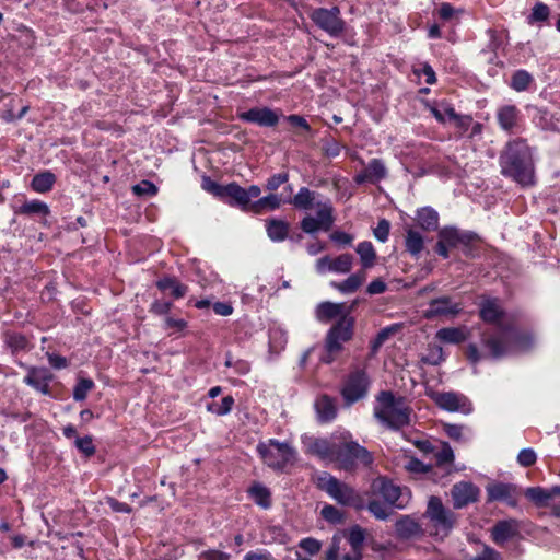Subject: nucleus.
I'll return each mask as SVG.
<instances>
[{
    "mask_svg": "<svg viewBox=\"0 0 560 560\" xmlns=\"http://www.w3.org/2000/svg\"><path fill=\"white\" fill-rule=\"evenodd\" d=\"M55 182H56V176L51 172L46 171V172L36 174L33 177L31 187L36 192L44 194V192L51 190Z\"/></svg>",
    "mask_w": 560,
    "mask_h": 560,
    "instance_id": "obj_36",
    "label": "nucleus"
},
{
    "mask_svg": "<svg viewBox=\"0 0 560 560\" xmlns=\"http://www.w3.org/2000/svg\"><path fill=\"white\" fill-rule=\"evenodd\" d=\"M316 192L307 187H301L298 194L287 201L296 209L308 210L316 207V217L306 215L300 225L303 232L315 234L319 230L329 231L335 223L334 208L329 200L315 202Z\"/></svg>",
    "mask_w": 560,
    "mask_h": 560,
    "instance_id": "obj_2",
    "label": "nucleus"
},
{
    "mask_svg": "<svg viewBox=\"0 0 560 560\" xmlns=\"http://www.w3.org/2000/svg\"><path fill=\"white\" fill-rule=\"evenodd\" d=\"M338 438L323 439L308 436L303 439L305 452L322 460L334 463L337 452Z\"/></svg>",
    "mask_w": 560,
    "mask_h": 560,
    "instance_id": "obj_13",
    "label": "nucleus"
},
{
    "mask_svg": "<svg viewBox=\"0 0 560 560\" xmlns=\"http://www.w3.org/2000/svg\"><path fill=\"white\" fill-rule=\"evenodd\" d=\"M386 290H387V284L381 278L374 279L366 287V293L369 295L382 294Z\"/></svg>",
    "mask_w": 560,
    "mask_h": 560,
    "instance_id": "obj_60",
    "label": "nucleus"
},
{
    "mask_svg": "<svg viewBox=\"0 0 560 560\" xmlns=\"http://www.w3.org/2000/svg\"><path fill=\"white\" fill-rule=\"evenodd\" d=\"M272 555L267 550L248 551L243 560H272Z\"/></svg>",
    "mask_w": 560,
    "mask_h": 560,
    "instance_id": "obj_63",
    "label": "nucleus"
},
{
    "mask_svg": "<svg viewBox=\"0 0 560 560\" xmlns=\"http://www.w3.org/2000/svg\"><path fill=\"white\" fill-rule=\"evenodd\" d=\"M224 197H229V205L232 207H238L243 211L252 212L253 202L248 200L247 194L244 187L237 183H230L224 187Z\"/></svg>",
    "mask_w": 560,
    "mask_h": 560,
    "instance_id": "obj_23",
    "label": "nucleus"
},
{
    "mask_svg": "<svg viewBox=\"0 0 560 560\" xmlns=\"http://www.w3.org/2000/svg\"><path fill=\"white\" fill-rule=\"evenodd\" d=\"M288 202L282 199L278 194H269L253 201L252 213L261 214L268 211H275L281 207L282 203Z\"/></svg>",
    "mask_w": 560,
    "mask_h": 560,
    "instance_id": "obj_25",
    "label": "nucleus"
},
{
    "mask_svg": "<svg viewBox=\"0 0 560 560\" xmlns=\"http://www.w3.org/2000/svg\"><path fill=\"white\" fill-rule=\"evenodd\" d=\"M469 560H502L500 552L489 546H485L481 553L470 558Z\"/></svg>",
    "mask_w": 560,
    "mask_h": 560,
    "instance_id": "obj_59",
    "label": "nucleus"
},
{
    "mask_svg": "<svg viewBox=\"0 0 560 560\" xmlns=\"http://www.w3.org/2000/svg\"><path fill=\"white\" fill-rule=\"evenodd\" d=\"M520 527L515 520L499 521L491 529V536L495 544L503 545L518 534Z\"/></svg>",
    "mask_w": 560,
    "mask_h": 560,
    "instance_id": "obj_22",
    "label": "nucleus"
},
{
    "mask_svg": "<svg viewBox=\"0 0 560 560\" xmlns=\"http://www.w3.org/2000/svg\"><path fill=\"white\" fill-rule=\"evenodd\" d=\"M488 502L501 501L510 506L517 505V488L512 483L491 482L486 487Z\"/></svg>",
    "mask_w": 560,
    "mask_h": 560,
    "instance_id": "obj_18",
    "label": "nucleus"
},
{
    "mask_svg": "<svg viewBox=\"0 0 560 560\" xmlns=\"http://www.w3.org/2000/svg\"><path fill=\"white\" fill-rule=\"evenodd\" d=\"M366 497L365 509L378 521H387L394 514V509L405 508L399 502L400 487L386 477L375 478L366 491Z\"/></svg>",
    "mask_w": 560,
    "mask_h": 560,
    "instance_id": "obj_3",
    "label": "nucleus"
},
{
    "mask_svg": "<svg viewBox=\"0 0 560 560\" xmlns=\"http://www.w3.org/2000/svg\"><path fill=\"white\" fill-rule=\"evenodd\" d=\"M365 280L366 271L360 269L341 282H331V285L343 294H350L355 292L364 283Z\"/></svg>",
    "mask_w": 560,
    "mask_h": 560,
    "instance_id": "obj_27",
    "label": "nucleus"
},
{
    "mask_svg": "<svg viewBox=\"0 0 560 560\" xmlns=\"http://www.w3.org/2000/svg\"><path fill=\"white\" fill-rule=\"evenodd\" d=\"M94 387V382L90 378H80L73 389V399L82 401L88 393Z\"/></svg>",
    "mask_w": 560,
    "mask_h": 560,
    "instance_id": "obj_46",
    "label": "nucleus"
},
{
    "mask_svg": "<svg viewBox=\"0 0 560 560\" xmlns=\"http://www.w3.org/2000/svg\"><path fill=\"white\" fill-rule=\"evenodd\" d=\"M324 520L332 524H339L343 520V514L336 506L327 504L322 509L320 512Z\"/></svg>",
    "mask_w": 560,
    "mask_h": 560,
    "instance_id": "obj_50",
    "label": "nucleus"
},
{
    "mask_svg": "<svg viewBox=\"0 0 560 560\" xmlns=\"http://www.w3.org/2000/svg\"><path fill=\"white\" fill-rule=\"evenodd\" d=\"M549 8L545 3L538 2L536 3L533 9L532 13L529 15V22H542L546 21L549 16Z\"/></svg>",
    "mask_w": 560,
    "mask_h": 560,
    "instance_id": "obj_52",
    "label": "nucleus"
},
{
    "mask_svg": "<svg viewBox=\"0 0 560 560\" xmlns=\"http://www.w3.org/2000/svg\"><path fill=\"white\" fill-rule=\"evenodd\" d=\"M480 489L470 481H459L453 485L451 497L454 509H463L479 500Z\"/></svg>",
    "mask_w": 560,
    "mask_h": 560,
    "instance_id": "obj_16",
    "label": "nucleus"
},
{
    "mask_svg": "<svg viewBox=\"0 0 560 560\" xmlns=\"http://www.w3.org/2000/svg\"><path fill=\"white\" fill-rule=\"evenodd\" d=\"M518 115L514 105H505L498 109L497 119L503 130L511 131L517 125Z\"/></svg>",
    "mask_w": 560,
    "mask_h": 560,
    "instance_id": "obj_28",
    "label": "nucleus"
},
{
    "mask_svg": "<svg viewBox=\"0 0 560 560\" xmlns=\"http://www.w3.org/2000/svg\"><path fill=\"white\" fill-rule=\"evenodd\" d=\"M455 126L460 129V131H466L470 125L472 124V118L469 115H458L455 114V117L452 118V120Z\"/></svg>",
    "mask_w": 560,
    "mask_h": 560,
    "instance_id": "obj_62",
    "label": "nucleus"
},
{
    "mask_svg": "<svg viewBox=\"0 0 560 560\" xmlns=\"http://www.w3.org/2000/svg\"><path fill=\"white\" fill-rule=\"evenodd\" d=\"M480 317L483 322L498 324L503 316V310L500 301L495 298L483 299L480 303Z\"/></svg>",
    "mask_w": 560,
    "mask_h": 560,
    "instance_id": "obj_24",
    "label": "nucleus"
},
{
    "mask_svg": "<svg viewBox=\"0 0 560 560\" xmlns=\"http://www.w3.org/2000/svg\"><path fill=\"white\" fill-rule=\"evenodd\" d=\"M201 187L203 190L212 194L217 197H224L225 186H222L218 184L217 182L212 180L209 176H203L201 180Z\"/></svg>",
    "mask_w": 560,
    "mask_h": 560,
    "instance_id": "obj_51",
    "label": "nucleus"
},
{
    "mask_svg": "<svg viewBox=\"0 0 560 560\" xmlns=\"http://www.w3.org/2000/svg\"><path fill=\"white\" fill-rule=\"evenodd\" d=\"M156 287L161 291L171 290V294L175 299H180V298L185 296L188 291V288L186 285L182 284L173 277H164V278L160 279L156 282Z\"/></svg>",
    "mask_w": 560,
    "mask_h": 560,
    "instance_id": "obj_35",
    "label": "nucleus"
},
{
    "mask_svg": "<svg viewBox=\"0 0 560 560\" xmlns=\"http://www.w3.org/2000/svg\"><path fill=\"white\" fill-rule=\"evenodd\" d=\"M290 225L284 220L270 219L266 222L268 237L272 242H282L289 235Z\"/></svg>",
    "mask_w": 560,
    "mask_h": 560,
    "instance_id": "obj_29",
    "label": "nucleus"
},
{
    "mask_svg": "<svg viewBox=\"0 0 560 560\" xmlns=\"http://www.w3.org/2000/svg\"><path fill=\"white\" fill-rule=\"evenodd\" d=\"M533 82V77L526 70H517L511 79V88L517 92L528 89Z\"/></svg>",
    "mask_w": 560,
    "mask_h": 560,
    "instance_id": "obj_43",
    "label": "nucleus"
},
{
    "mask_svg": "<svg viewBox=\"0 0 560 560\" xmlns=\"http://www.w3.org/2000/svg\"><path fill=\"white\" fill-rule=\"evenodd\" d=\"M242 121L258 125L260 127H275L279 122L280 115L269 107H253L238 114Z\"/></svg>",
    "mask_w": 560,
    "mask_h": 560,
    "instance_id": "obj_17",
    "label": "nucleus"
},
{
    "mask_svg": "<svg viewBox=\"0 0 560 560\" xmlns=\"http://www.w3.org/2000/svg\"><path fill=\"white\" fill-rule=\"evenodd\" d=\"M317 419L322 423L331 422L338 413L336 398L326 394L318 396L314 402Z\"/></svg>",
    "mask_w": 560,
    "mask_h": 560,
    "instance_id": "obj_19",
    "label": "nucleus"
},
{
    "mask_svg": "<svg viewBox=\"0 0 560 560\" xmlns=\"http://www.w3.org/2000/svg\"><path fill=\"white\" fill-rule=\"evenodd\" d=\"M482 343L489 350L491 357L498 359L512 353L515 348H527L530 338L521 336L512 328H500L492 334H485Z\"/></svg>",
    "mask_w": 560,
    "mask_h": 560,
    "instance_id": "obj_5",
    "label": "nucleus"
},
{
    "mask_svg": "<svg viewBox=\"0 0 560 560\" xmlns=\"http://www.w3.org/2000/svg\"><path fill=\"white\" fill-rule=\"evenodd\" d=\"M234 405V398L232 396H225L220 402H212L207 406L208 411L217 416L228 415Z\"/></svg>",
    "mask_w": 560,
    "mask_h": 560,
    "instance_id": "obj_45",
    "label": "nucleus"
},
{
    "mask_svg": "<svg viewBox=\"0 0 560 560\" xmlns=\"http://www.w3.org/2000/svg\"><path fill=\"white\" fill-rule=\"evenodd\" d=\"M434 401L440 408L451 412L468 415L472 411L470 400L463 394L454 392L436 393L434 395Z\"/></svg>",
    "mask_w": 560,
    "mask_h": 560,
    "instance_id": "obj_15",
    "label": "nucleus"
},
{
    "mask_svg": "<svg viewBox=\"0 0 560 560\" xmlns=\"http://www.w3.org/2000/svg\"><path fill=\"white\" fill-rule=\"evenodd\" d=\"M5 345L12 352H19L28 348V340L20 332H7L4 338Z\"/></svg>",
    "mask_w": 560,
    "mask_h": 560,
    "instance_id": "obj_41",
    "label": "nucleus"
},
{
    "mask_svg": "<svg viewBox=\"0 0 560 560\" xmlns=\"http://www.w3.org/2000/svg\"><path fill=\"white\" fill-rule=\"evenodd\" d=\"M365 168L371 177V183L378 182L387 175L385 164L380 159H372Z\"/></svg>",
    "mask_w": 560,
    "mask_h": 560,
    "instance_id": "obj_44",
    "label": "nucleus"
},
{
    "mask_svg": "<svg viewBox=\"0 0 560 560\" xmlns=\"http://www.w3.org/2000/svg\"><path fill=\"white\" fill-rule=\"evenodd\" d=\"M417 221L423 230L434 231L439 226V214L433 208L424 207L417 211Z\"/></svg>",
    "mask_w": 560,
    "mask_h": 560,
    "instance_id": "obj_33",
    "label": "nucleus"
},
{
    "mask_svg": "<svg viewBox=\"0 0 560 560\" xmlns=\"http://www.w3.org/2000/svg\"><path fill=\"white\" fill-rule=\"evenodd\" d=\"M424 515L433 526L434 535L440 536L441 539L451 533L457 522L456 514L450 509H446L442 500L438 497H431L429 499Z\"/></svg>",
    "mask_w": 560,
    "mask_h": 560,
    "instance_id": "obj_9",
    "label": "nucleus"
},
{
    "mask_svg": "<svg viewBox=\"0 0 560 560\" xmlns=\"http://www.w3.org/2000/svg\"><path fill=\"white\" fill-rule=\"evenodd\" d=\"M316 486L339 504L352 506L357 510L365 509L364 500L351 486L340 481L327 471L317 476Z\"/></svg>",
    "mask_w": 560,
    "mask_h": 560,
    "instance_id": "obj_6",
    "label": "nucleus"
},
{
    "mask_svg": "<svg viewBox=\"0 0 560 560\" xmlns=\"http://www.w3.org/2000/svg\"><path fill=\"white\" fill-rule=\"evenodd\" d=\"M406 249L412 256H418L423 249V237L420 232L408 229L406 235Z\"/></svg>",
    "mask_w": 560,
    "mask_h": 560,
    "instance_id": "obj_38",
    "label": "nucleus"
},
{
    "mask_svg": "<svg viewBox=\"0 0 560 560\" xmlns=\"http://www.w3.org/2000/svg\"><path fill=\"white\" fill-rule=\"evenodd\" d=\"M345 305L342 303L323 302L316 308V317L319 322L327 323L342 315Z\"/></svg>",
    "mask_w": 560,
    "mask_h": 560,
    "instance_id": "obj_30",
    "label": "nucleus"
},
{
    "mask_svg": "<svg viewBox=\"0 0 560 560\" xmlns=\"http://www.w3.org/2000/svg\"><path fill=\"white\" fill-rule=\"evenodd\" d=\"M353 323L352 317L342 315L328 330L325 339V350L341 351L343 343L352 338Z\"/></svg>",
    "mask_w": 560,
    "mask_h": 560,
    "instance_id": "obj_12",
    "label": "nucleus"
},
{
    "mask_svg": "<svg viewBox=\"0 0 560 560\" xmlns=\"http://www.w3.org/2000/svg\"><path fill=\"white\" fill-rule=\"evenodd\" d=\"M355 252L360 257V262L362 265L361 270L366 271L368 269L372 268L375 265L376 252L371 242H369V241L360 242L357 245Z\"/></svg>",
    "mask_w": 560,
    "mask_h": 560,
    "instance_id": "obj_32",
    "label": "nucleus"
},
{
    "mask_svg": "<svg viewBox=\"0 0 560 560\" xmlns=\"http://www.w3.org/2000/svg\"><path fill=\"white\" fill-rule=\"evenodd\" d=\"M462 307L458 303H453L451 298L441 296L430 302L429 308L425 312L428 318L440 315L455 316L460 312Z\"/></svg>",
    "mask_w": 560,
    "mask_h": 560,
    "instance_id": "obj_21",
    "label": "nucleus"
},
{
    "mask_svg": "<svg viewBox=\"0 0 560 560\" xmlns=\"http://www.w3.org/2000/svg\"><path fill=\"white\" fill-rule=\"evenodd\" d=\"M439 237L444 241L450 247L458 245V229L456 228H444L440 231Z\"/></svg>",
    "mask_w": 560,
    "mask_h": 560,
    "instance_id": "obj_53",
    "label": "nucleus"
},
{
    "mask_svg": "<svg viewBox=\"0 0 560 560\" xmlns=\"http://www.w3.org/2000/svg\"><path fill=\"white\" fill-rule=\"evenodd\" d=\"M300 547L310 555H316L322 545L317 539L307 537L300 541Z\"/></svg>",
    "mask_w": 560,
    "mask_h": 560,
    "instance_id": "obj_57",
    "label": "nucleus"
},
{
    "mask_svg": "<svg viewBox=\"0 0 560 560\" xmlns=\"http://www.w3.org/2000/svg\"><path fill=\"white\" fill-rule=\"evenodd\" d=\"M312 21L331 37L340 36L345 31V21L340 18L338 7L330 9L318 8L311 14Z\"/></svg>",
    "mask_w": 560,
    "mask_h": 560,
    "instance_id": "obj_11",
    "label": "nucleus"
},
{
    "mask_svg": "<svg viewBox=\"0 0 560 560\" xmlns=\"http://www.w3.org/2000/svg\"><path fill=\"white\" fill-rule=\"evenodd\" d=\"M74 445L86 457H90V456L94 455V453H95V446L93 444V439L90 435H85L83 438H75Z\"/></svg>",
    "mask_w": 560,
    "mask_h": 560,
    "instance_id": "obj_49",
    "label": "nucleus"
},
{
    "mask_svg": "<svg viewBox=\"0 0 560 560\" xmlns=\"http://www.w3.org/2000/svg\"><path fill=\"white\" fill-rule=\"evenodd\" d=\"M501 174L511 177L522 186L535 184L533 151L523 139L508 142L500 155Z\"/></svg>",
    "mask_w": 560,
    "mask_h": 560,
    "instance_id": "obj_1",
    "label": "nucleus"
},
{
    "mask_svg": "<svg viewBox=\"0 0 560 560\" xmlns=\"http://www.w3.org/2000/svg\"><path fill=\"white\" fill-rule=\"evenodd\" d=\"M412 409L401 396H395L389 390H382L376 396L374 407L375 418L393 430H399L410 424Z\"/></svg>",
    "mask_w": 560,
    "mask_h": 560,
    "instance_id": "obj_4",
    "label": "nucleus"
},
{
    "mask_svg": "<svg viewBox=\"0 0 560 560\" xmlns=\"http://www.w3.org/2000/svg\"><path fill=\"white\" fill-rule=\"evenodd\" d=\"M353 267V256L351 254H341L337 257L329 255L323 256L315 261V270L318 275L348 273Z\"/></svg>",
    "mask_w": 560,
    "mask_h": 560,
    "instance_id": "obj_14",
    "label": "nucleus"
},
{
    "mask_svg": "<svg viewBox=\"0 0 560 560\" xmlns=\"http://www.w3.org/2000/svg\"><path fill=\"white\" fill-rule=\"evenodd\" d=\"M373 462L372 454L349 436L338 438L337 452L334 463L343 470H352L358 464L369 466Z\"/></svg>",
    "mask_w": 560,
    "mask_h": 560,
    "instance_id": "obj_8",
    "label": "nucleus"
},
{
    "mask_svg": "<svg viewBox=\"0 0 560 560\" xmlns=\"http://www.w3.org/2000/svg\"><path fill=\"white\" fill-rule=\"evenodd\" d=\"M132 192L139 197H152L158 194V187L150 180H141L132 186Z\"/></svg>",
    "mask_w": 560,
    "mask_h": 560,
    "instance_id": "obj_47",
    "label": "nucleus"
},
{
    "mask_svg": "<svg viewBox=\"0 0 560 560\" xmlns=\"http://www.w3.org/2000/svg\"><path fill=\"white\" fill-rule=\"evenodd\" d=\"M438 339L447 343H460L466 340V335L460 328H441L436 332Z\"/></svg>",
    "mask_w": 560,
    "mask_h": 560,
    "instance_id": "obj_40",
    "label": "nucleus"
},
{
    "mask_svg": "<svg viewBox=\"0 0 560 560\" xmlns=\"http://www.w3.org/2000/svg\"><path fill=\"white\" fill-rule=\"evenodd\" d=\"M395 530L399 538L409 539L421 533V527L409 515L400 516L395 523Z\"/></svg>",
    "mask_w": 560,
    "mask_h": 560,
    "instance_id": "obj_26",
    "label": "nucleus"
},
{
    "mask_svg": "<svg viewBox=\"0 0 560 560\" xmlns=\"http://www.w3.org/2000/svg\"><path fill=\"white\" fill-rule=\"evenodd\" d=\"M537 456L533 448H523L517 455V462L523 467H529L534 465Z\"/></svg>",
    "mask_w": 560,
    "mask_h": 560,
    "instance_id": "obj_56",
    "label": "nucleus"
},
{
    "mask_svg": "<svg viewBox=\"0 0 560 560\" xmlns=\"http://www.w3.org/2000/svg\"><path fill=\"white\" fill-rule=\"evenodd\" d=\"M556 492H553V488L550 490H546L540 487H532L527 488L525 491V495L527 499L533 501L538 506H548L550 508V502L555 499Z\"/></svg>",
    "mask_w": 560,
    "mask_h": 560,
    "instance_id": "obj_31",
    "label": "nucleus"
},
{
    "mask_svg": "<svg viewBox=\"0 0 560 560\" xmlns=\"http://www.w3.org/2000/svg\"><path fill=\"white\" fill-rule=\"evenodd\" d=\"M329 237L332 242L343 246L351 245L353 242V236L343 231H334Z\"/></svg>",
    "mask_w": 560,
    "mask_h": 560,
    "instance_id": "obj_61",
    "label": "nucleus"
},
{
    "mask_svg": "<svg viewBox=\"0 0 560 560\" xmlns=\"http://www.w3.org/2000/svg\"><path fill=\"white\" fill-rule=\"evenodd\" d=\"M390 223L386 219L378 221L377 226L374 229L373 234L376 240L384 243L388 240Z\"/></svg>",
    "mask_w": 560,
    "mask_h": 560,
    "instance_id": "obj_55",
    "label": "nucleus"
},
{
    "mask_svg": "<svg viewBox=\"0 0 560 560\" xmlns=\"http://www.w3.org/2000/svg\"><path fill=\"white\" fill-rule=\"evenodd\" d=\"M430 112L440 122L451 121L456 114L454 107L447 102L436 103L435 105L430 107Z\"/></svg>",
    "mask_w": 560,
    "mask_h": 560,
    "instance_id": "obj_39",
    "label": "nucleus"
},
{
    "mask_svg": "<svg viewBox=\"0 0 560 560\" xmlns=\"http://www.w3.org/2000/svg\"><path fill=\"white\" fill-rule=\"evenodd\" d=\"M434 459L439 466L452 464L454 460V452L450 444L444 443L441 450L434 453Z\"/></svg>",
    "mask_w": 560,
    "mask_h": 560,
    "instance_id": "obj_48",
    "label": "nucleus"
},
{
    "mask_svg": "<svg viewBox=\"0 0 560 560\" xmlns=\"http://www.w3.org/2000/svg\"><path fill=\"white\" fill-rule=\"evenodd\" d=\"M19 214L24 215H38V217H47L49 214V208L47 203L34 199L25 201L16 211Z\"/></svg>",
    "mask_w": 560,
    "mask_h": 560,
    "instance_id": "obj_37",
    "label": "nucleus"
},
{
    "mask_svg": "<svg viewBox=\"0 0 560 560\" xmlns=\"http://www.w3.org/2000/svg\"><path fill=\"white\" fill-rule=\"evenodd\" d=\"M52 380V374L46 368H27V375L24 377V382L42 392L43 394L48 393L49 382Z\"/></svg>",
    "mask_w": 560,
    "mask_h": 560,
    "instance_id": "obj_20",
    "label": "nucleus"
},
{
    "mask_svg": "<svg viewBox=\"0 0 560 560\" xmlns=\"http://www.w3.org/2000/svg\"><path fill=\"white\" fill-rule=\"evenodd\" d=\"M347 538L352 548V551L362 552L363 542L365 540V530L361 526H352L349 529Z\"/></svg>",
    "mask_w": 560,
    "mask_h": 560,
    "instance_id": "obj_42",
    "label": "nucleus"
},
{
    "mask_svg": "<svg viewBox=\"0 0 560 560\" xmlns=\"http://www.w3.org/2000/svg\"><path fill=\"white\" fill-rule=\"evenodd\" d=\"M203 560H229L230 555L220 550H208L202 552Z\"/></svg>",
    "mask_w": 560,
    "mask_h": 560,
    "instance_id": "obj_64",
    "label": "nucleus"
},
{
    "mask_svg": "<svg viewBox=\"0 0 560 560\" xmlns=\"http://www.w3.org/2000/svg\"><path fill=\"white\" fill-rule=\"evenodd\" d=\"M257 453L262 462L275 470H283L295 460V451L288 442L269 439L257 444Z\"/></svg>",
    "mask_w": 560,
    "mask_h": 560,
    "instance_id": "obj_7",
    "label": "nucleus"
},
{
    "mask_svg": "<svg viewBox=\"0 0 560 560\" xmlns=\"http://www.w3.org/2000/svg\"><path fill=\"white\" fill-rule=\"evenodd\" d=\"M371 380L365 369L355 368L350 371L341 387L340 394L350 406L366 397Z\"/></svg>",
    "mask_w": 560,
    "mask_h": 560,
    "instance_id": "obj_10",
    "label": "nucleus"
},
{
    "mask_svg": "<svg viewBox=\"0 0 560 560\" xmlns=\"http://www.w3.org/2000/svg\"><path fill=\"white\" fill-rule=\"evenodd\" d=\"M289 180V174L287 172H281L278 174H273L266 182V189L269 191H276L282 184H285Z\"/></svg>",
    "mask_w": 560,
    "mask_h": 560,
    "instance_id": "obj_54",
    "label": "nucleus"
},
{
    "mask_svg": "<svg viewBox=\"0 0 560 560\" xmlns=\"http://www.w3.org/2000/svg\"><path fill=\"white\" fill-rule=\"evenodd\" d=\"M405 468L415 474H423L428 472L430 470V467L425 464H423L421 460L417 458H410L407 464L405 465Z\"/></svg>",
    "mask_w": 560,
    "mask_h": 560,
    "instance_id": "obj_58",
    "label": "nucleus"
},
{
    "mask_svg": "<svg viewBox=\"0 0 560 560\" xmlns=\"http://www.w3.org/2000/svg\"><path fill=\"white\" fill-rule=\"evenodd\" d=\"M248 494L260 508L266 510L271 506V493L269 489L261 483H254L248 489Z\"/></svg>",
    "mask_w": 560,
    "mask_h": 560,
    "instance_id": "obj_34",
    "label": "nucleus"
}]
</instances>
